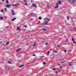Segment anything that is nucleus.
<instances>
[{"label":"nucleus","instance_id":"10","mask_svg":"<svg viewBox=\"0 0 76 76\" xmlns=\"http://www.w3.org/2000/svg\"><path fill=\"white\" fill-rule=\"evenodd\" d=\"M58 3L59 4H61V1L60 0L58 1Z\"/></svg>","mask_w":76,"mask_h":76},{"label":"nucleus","instance_id":"4","mask_svg":"<svg viewBox=\"0 0 76 76\" xmlns=\"http://www.w3.org/2000/svg\"><path fill=\"white\" fill-rule=\"evenodd\" d=\"M12 6V4H7L5 5L6 7H10V6Z\"/></svg>","mask_w":76,"mask_h":76},{"label":"nucleus","instance_id":"1","mask_svg":"<svg viewBox=\"0 0 76 76\" xmlns=\"http://www.w3.org/2000/svg\"><path fill=\"white\" fill-rule=\"evenodd\" d=\"M45 22L44 23H43L41 24L42 25H47L48 24V22H49L50 20V18H45Z\"/></svg>","mask_w":76,"mask_h":76},{"label":"nucleus","instance_id":"18","mask_svg":"<svg viewBox=\"0 0 76 76\" xmlns=\"http://www.w3.org/2000/svg\"><path fill=\"white\" fill-rule=\"evenodd\" d=\"M52 70H54V71H56V68H55L52 69Z\"/></svg>","mask_w":76,"mask_h":76},{"label":"nucleus","instance_id":"13","mask_svg":"<svg viewBox=\"0 0 76 76\" xmlns=\"http://www.w3.org/2000/svg\"><path fill=\"white\" fill-rule=\"evenodd\" d=\"M20 50H21V48H19L18 50H16V52H18V51H19Z\"/></svg>","mask_w":76,"mask_h":76},{"label":"nucleus","instance_id":"9","mask_svg":"<svg viewBox=\"0 0 76 76\" xmlns=\"http://www.w3.org/2000/svg\"><path fill=\"white\" fill-rule=\"evenodd\" d=\"M75 2H76V0H73L72 2V4H73V3H75Z\"/></svg>","mask_w":76,"mask_h":76},{"label":"nucleus","instance_id":"3","mask_svg":"<svg viewBox=\"0 0 76 76\" xmlns=\"http://www.w3.org/2000/svg\"><path fill=\"white\" fill-rule=\"evenodd\" d=\"M20 27H17V28L16 29V30L17 31H20V28L21 27V26H20Z\"/></svg>","mask_w":76,"mask_h":76},{"label":"nucleus","instance_id":"44","mask_svg":"<svg viewBox=\"0 0 76 76\" xmlns=\"http://www.w3.org/2000/svg\"><path fill=\"white\" fill-rule=\"evenodd\" d=\"M71 1V0H68V1Z\"/></svg>","mask_w":76,"mask_h":76},{"label":"nucleus","instance_id":"33","mask_svg":"<svg viewBox=\"0 0 76 76\" xmlns=\"http://www.w3.org/2000/svg\"><path fill=\"white\" fill-rule=\"evenodd\" d=\"M24 26V27H25V28H27V26H26V25H25Z\"/></svg>","mask_w":76,"mask_h":76},{"label":"nucleus","instance_id":"23","mask_svg":"<svg viewBox=\"0 0 76 76\" xmlns=\"http://www.w3.org/2000/svg\"><path fill=\"white\" fill-rule=\"evenodd\" d=\"M9 44V42H7L6 44V45H7V44Z\"/></svg>","mask_w":76,"mask_h":76},{"label":"nucleus","instance_id":"21","mask_svg":"<svg viewBox=\"0 0 76 76\" xmlns=\"http://www.w3.org/2000/svg\"><path fill=\"white\" fill-rule=\"evenodd\" d=\"M50 51H48V53L47 54V56H48V55L49 54V53H50Z\"/></svg>","mask_w":76,"mask_h":76},{"label":"nucleus","instance_id":"19","mask_svg":"<svg viewBox=\"0 0 76 76\" xmlns=\"http://www.w3.org/2000/svg\"><path fill=\"white\" fill-rule=\"evenodd\" d=\"M65 41L66 42H68V39H66V40H65Z\"/></svg>","mask_w":76,"mask_h":76},{"label":"nucleus","instance_id":"36","mask_svg":"<svg viewBox=\"0 0 76 76\" xmlns=\"http://www.w3.org/2000/svg\"><path fill=\"white\" fill-rule=\"evenodd\" d=\"M60 68H63V66H60Z\"/></svg>","mask_w":76,"mask_h":76},{"label":"nucleus","instance_id":"5","mask_svg":"<svg viewBox=\"0 0 76 76\" xmlns=\"http://www.w3.org/2000/svg\"><path fill=\"white\" fill-rule=\"evenodd\" d=\"M56 6H55L54 8H58V3H56Z\"/></svg>","mask_w":76,"mask_h":76},{"label":"nucleus","instance_id":"58","mask_svg":"<svg viewBox=\"0 0 76 76\" xmlns=\"http://www.w3.org/2000/svg\"><path fill=\"white\" fill-rule=\"evenodd\" d=\"M31 20H32V19H31Z\"/></svg>","mask_w":76,"mask_h":76},{"label":"nucleus","instance_id":"57","mask_svg":"<svg viewBox=\"0 0 76 76\" xmlns=\"http://www.w3.org/2000/svg\"><path fill=\"white\" fill-rule=\"evenodd\" d=\"M8 70H9V69H8Z\"/></svg>","mask_w":76,"mask_h":76},{"label":"nucleus","instance_id":"2","mask_svg":"<svg viewBox=\"0 0 76 76\" xmlns=\"http://www.w3.org/2000/svg\"><path fill=\"white\" fill-rule=\"evenodd\" d=\"M11 11L12 12V15H15V13L14 11H13V10H11Z\"/></svg>","mask_w":76,"mask_h":76},{"label":"nucleus","instance_id":"55","mask_svg":"<svg viewBox=\"0 0 76 76\" xmlns=\"http://www.w3.org/2000/svg\"><path fill=\"white\" fill-rule=\"evenodd\" d=\"M7 49H8V48H7Z\"/></svg>","mask_w":76,"mask_h":76},{"label":"nucleus","instance_id":"7","mask_svg":"<svg viewBox=\"0 0 76 76\" xmlns=\"http://www.w3.org/2000/svg\"><path fill=\"white\" fill-rule=\"evenodd\" d=\"M32 6L33 7H37V6L36 5V4H32Z\"/></svg>","mask_w":76,"mask_h":76},{"label":"nucleus","instance_id":"22","mask_svg":"<svg viewBox=\"0 0 76 76\" xmlns=\"http://www.w3.org/2000/svg\"><path fill=\"white\" fill-rule=\"evenodd\" d=\"M43 64L44 65H45V64H46V62H43Z\"/></svg>","mask_w":76,"mask_h":76},{"label":"nucleus","instance_id":"25","mask_svg":"<svg viewBox=\"0 0 76 76\" xmlns=\"http://www.w3.org/2000/svg\"><path fill=\"white\" fill-rule=\"evenodd\" d=\"M0 19H1V20H3V18L2 17H1L0 18Z\"/></svg>","mask_w":76,"mask_h":76},{"label":"nucleus","instance_id":"34","mask_svg":"<svg viewBox=\"0 0 76 76\" xmlns=\"http://www.w3.org/2000/svg\"><path fill=\"white\" fill-rule=\"evenodd\" d=\"M33 56H36V55H35V54H33Z\"/></svg>","mask_w":76,"mask_h":76},{"label":"nucleus","instance_id":"43","mask_svg":"<svg viewBox=\"0 0 76 76\" xmlns=\"http://www.w3.org/2000/svg\"><path fill=\"white\" fill-rule=\"evenodd\" d=\"M4 1V0H1L2 1Z\"/></svg>","mask_w":76,"mask_h":76},{"label":"nucleus","instance_id":"27","mask_svg":"<svg viewBox=\"0 0 76 76\" xmlns=\"http://www.w3.org/2000/svg\"><path fill=\"white\" fill-rule=\"evenodd\" d=\"M67 19H68V20H69V16L67 17Z\"/></svg>","mask_w":76,"mask_h":76},{"label":"nucleus","instance_id":"16","mask_svg":"<svg viewBox=\"0 0 76 76\" xmlns=\"http://www.w3.org/2000/svg\"><path fill=\"white\" fill-rule=\"evenodd\" d=\"M69 66L70 67L71 66H72V65L71 64V62H70L69 63Z\"/></svg>","mask_w":76,"mask_h":76},{"label":"nucleus","instance_id":"28","mask_svg":"<svg viewBox=\"0 0 76 76\" xmlns=\"http://www.w3.org/2000/svg\"><path fill=\"white\" fill-rule=\"evenodd\" d=\"M30 15H31V16H32V15H33V13H31Z\"/></svg>","mask_w":76,"mask_h":76},{"label":"nucleus","instance_id":"50","mask_svg":"<svg viewBox=\"0 0 76 76\" xmlns=\"http://www.w3.org/2000/svg\"><path fill=\"white\" fill-rule=\"evenodd\" d=\"M69 51H71V50H69Z\"/></svg>","mask_w":76,"mask_h":76},{"label":"nucleus","instance_id":"8","mask_svg":"<svg viewBox=\"0 0 76 76\" xmlns=\"http://www.w3.org/2000/svg\"><path fill=\"white\" fill-rule=\"evenodd\" d=\"M25 66V65H21L20 66L18 67L19 68H20L21 67H23V66Z\"/></svg>","mask_w":76,"mask_h":76},{"label":"nucleus","instance_id":"37","mask_svg":"<svg viewBox=\"0 0 76 76\" xmlns=\"http://www.w3.org/2000/svg\"><path fill=\"white\" fill-rule=\"evenodd\" d=\"M25 4L26 6H28V4H27V3H26Z\"/></svg>","mask_w":76,"mask_h":76},{"label":"nucleus","instance_id":"32","mask_svg":"<svg viewBox=\"0 0 76 76\" xmlns=\"http://www.w3.org/2000/svg\"><path fill=\"white\" fill-rule=\"evenodd\" d=\"M6 1L7 3H9V2L8 1L6 0Z\"/></svg>","mask_w":76,"mask_h":76},{"label":"nucleus","instance_id":"60","mask_svg":"<svg viewBox=\"0 0 76 76\" xmlns=\"http://www.w3.org/2000/svg\"><path fill=\"white\" fill-rule=\"evenodd\" d=\"M75 29H76V27L75 28Z\"/></svg>","mask_w":76,"mask_h":76},{"label":"nucleus","instance_id":"14","mask_svg":"<svg viewBox=\"0 0 76 76\" xmlns=\"http://www.w3.org/2000/svg\"><path fill=\"white\" fill-rule=\"evenodd\" d=\"M42 30H43V31H47V29H45V28H42Z\"/></svg>","mask_w":76,"mask_h":76},{"label":"nucleus","instance_id":"11","mask_svg":"<svg viewBox=\"0 0 76 76\" xmlns=\"http://www.w3.org/2000/svg\"><path fill=\"white\" fill-rule=\"evenodd\" d=\"M53 52H54L55 53H58V52L55 50H53Z\"/></svg>","mask_w":76,"mask_h":76},{"label":"nucleus","instance_id":"56","mask_svg":"<svg viewBox=\"0 0 76 76\" xmlns=\"http://www.w3.org/2000/svg\"><path fill=\"white\" fill-rule=\"evenodd\" d=\"M28 37H29V36H28Z\"/></svg>","mask_w":76,"mask_h":76},{"label":"nucleus","instance_id":"41","mask_svg":"<svg viewBox=\"0 0 76 76\" xmlns=\"http://www.w3.org/2000/svg\"><path fill=\"white\" fill-rule=\"evenodd\" d=\"M9 63H10V64H11V62H9Z\"/></svg>","mask_w":76,"mask_h":76},{"label":"nucleus","instance_id":"49","mask_svg":"<svg viewBox=\"0 0 76 76\" xmlns=\"http://www.w3.org/2000/svg\"><path fill=\"white\" fill-rule=\"evenodd\" d=\"M20 57H21V55H20Z\"/></svg>","mask_w":76,"mask_h":76},{"label":"nucleus","instance_id":"24","mask_svg":"<svg viewBox=\"0 0 76 76\" xmlns=\"http://www.w3.org/2000/svg\"><path fill=\"white\" fill-rule=\"evenodd\" d=\"M72 41H74V40H75V39L74 38H72Z\"/></svg>","mask_w":76,"mask_h":76},{"label":"nucleus","instance_id":"26","mask_svg":"<svg viewBox=\"0 0 76 76\" xmlns=\"http://www.w3.org/2000/svg\"><path fill=\"white\" fill-rule=\"evenodd\" d=\"M61 63H65V62L64 61H62L61 62Z\"/></svg>","mask_w":76,"mask_h":76},{"label":"nucleus","instance_id":"35","mask_svg":"<svg viewBox=\"0 0 76 76\" xmlns=\"http://www.w3.org/2000/svg\"><path fill=\"white\" fill-rule=\"evenodd\" d=\"M57 47H60V46L59 45H58Z\"/></svg>","mask_w":76,"mask_h":76},{"label":"nucleus","instance_id":"42","mask_svg":"<svg viewBox=\"0 0 76 76\" xmlns=\"http://www.w3.org/2000/svg\"><path fill=\"white\" fill-rule=\"evenodd\" d=\"M4 9L5 10H7V9H6V8H4Z\"/></svg>","mask_w":76,"mask_h":76},{"label":"nucleus","instance_id":"45","mask_svg":"<svg viewBox=\"0 0 76 76\" xmlns=\"http://www.w3.org/2000/svg\"><path fill=\"white\" fill-rule=\"evenodd\" d=\"M49 5H48V6H47V7H49Z\"/></svg>","mask_w":76,"mask_h":76},{"label":"nucleus","instance_id":"52","mask_svg":"<svg viewBox=\"0 0 76 76\" xmlns=\"http://www.w3.org/2000/svg\"><path fill=\"white\" fill-rule=\"evenodd\" d=\"M65 23H66V21H65Z\"/></svg>","mask_w":76,"mask_h":76},{"label":"nucleus","instance_id":"30","mask_svg":"<svg viewBox=\"0 0 76 76\" xmlns=\"http://www.w3.org/2000/svg\"><path fill=\"white\" fill-rule=\"evenodd\" d=\"M1 12H4V10H1Z\"/></svg>","mask_w":76,"mask_h":76},{"label":"nucleus","instance_id":"53","mask_svg":"<svg viewBox=\"0 0 76 76\" xmlns=\"http://www.w3.org/2000/svg\"><path fill=\"white\" fill-rule=\"evenodd\" d=\"M24 31H26V30H24Z\"/></svg>","mask_w":76,"mask_h":76},{"label":"nucleus","instance_id":"20","mask_svg":"<svg viewBox=\"0 0 76 76\" xmlns=\"http://www.w3.org/2000/svg\"><path fill=\"white\" fill-rule=\"evenodd\" d=\"M23 1L24 2L26 3H27V1L25 0H23Z\"/></svg>","mask_w":76,"mask_h":76},{"label":"nucleus","instance_id":"59","mask_svg":"<svg viewBox=\"0 0 76 76\" xmlns=\"http://www.w3.org/2000/svg\"><path fill=\"white\" fill-rule=\"evenodd\" d=\"M1 40V39H0V40Z\"/></svg>","mask_w":76,"mask_h":76},{"label":"nucleus","instance_id":"40","mask_svg":"<svg viewBox=\"0 0 76 76\" xmlns=\"http://www.w3.org/2000/svg\"><path fill=\"white\" fill-rule=\"evenodd\" d=\"M0 4H3V3H2V2L0 3Z\"/></svg>","mask_w":76,"mask_h":76},{"label":"nucleus","instance_id":"31","mask_svg":"<svg viewBox=\"0 0 76 76\" xmlns=\"http://www.w3.org/2000/svg\"><path fill=\"white\" fill-rule=\"evenodd\" d=\"M45 45H48V42H46L45 43Z\"/></svg>","mask_w":76,"mask_h":76},{"label":"nucleus","instance_id":"47","mask_svg":"<svg viewBox=\"0 0 76 76\" xmlns=\"http://www.w3.org/2000/svg\"><path fill=\"white\" fill-rule=\"evenodd\" d=\"M41 57H44V56H41Z\"/></svg>","mask_w":76,"mask_h":76},{"label":"nucleus","instance_id":"48","mask_svg":"<svg viewBox=\"0 0 76 76\" xmlns=\"http://www.w3.org/2000/svg\"><path fill=\"white\" fill-rule=\"evenodd\" d=\"M2 42H0V44H1Z\"/></svg>","mask_w":76,"mask_h":76},{"label":"nucleus","instance_id":"17","mask_svg":"<svg viewBox=\"0 0 76 76\" xmlns=\"http://www.w3.org/2000/svg\"><path fill=\"white\" fill-rule=\"evenodd\" d=\"M39 20H41L42 19V18H41V17H39Z\"/></svg>","mask_w":76,"mask_h":76},{"label":"nucleus","instance_id":"38","mask_svg":"<svg viewBox=\"0 0 76 76\" xmlns=\"http://www.w3.org/2000/svg\"><path fill=\"white\" fill-rule=\"evenodd\" d=\"M56 73H58V72H55Z\"/></svg>","mask_w":76,"mask_h":76},{"label":"nucleus","instance_id":"46","mask_svg":"<svg viewBox=\"0 0 76 76\" xmlns=\"http://www.w3.org/2000/svg\"><path fill=\"white\" fill-rule=\"evenodd\" d=\"M58 66H60V64H58Z\"/></svg>","mask_w":76,"mask_h":76},{"label":"nucleus","instance_id":"61","mask_svg":"<svg viewBox=\"0 0 76 76\" xmlns=\"http://www.w3.org/2000/svg\"><path fill=\"white\" fill-rule=\"evenodd\" d=\"M36 76H38V75H37Z\"/></svg>","mask_w":76,"mask_h":76},{"label":"nucleus","instance_id":"6","mask_svg":"<svg viewBox=\"0 0 76 76\" xmlns=\"http://www.w3.org/2000/svg\"><path fill=\"white\" fill-rule=\"evenodd\" d=\"M14 6V7H17L18 6V4H11V6Z\"/></svg>","mask_w":76,"mask_h":76},{"label":"nucleus","instance_id":"12","mask_svg":"<svg viewBox=\"0 0 76 76\" xmlns=\"http://www.w3.org/2000/svg\"><path fill=\"white\" fill-rule=\"evenodd\" d=\"M16 19V18H15L14 19H12L11 20V21H12V22H13V21H15V19Z\"/></svg>","mask_w":76,"mask_h":76},{"label":"nucleus","instance_id":"39","mask_svg":"<svg viewBox=\"0 0 76 76\" xmlns=\"http://www.w3.org/2000/svg\"><path fill=\"white\" fill-rule=\"evenodd\" d=\"M74 44H76V42H75V41H74Z\"/></svg>","mask_w":76,"mask_h":76},{"label":"nucleus","instance_id":"54","mask_svg":"<svg viewBox=\"0 0 76 76\" xmlns=\"http://www.w3.org/2000/svg\"><path fill=\"white\" fill-rule=\"evenodd\" d=\"M46 21H48V20H46Z\"/></svg>","mask_w":76,"mask_h":76},{"label":"nucleus","instance_id":"29","mask_svg":"<svg viewBox=\"0 0 76 76\" xmlns=\"http://www.w3.org/2000/svg\"><path fill=\"white\" fill-rule=\"evenodd\" d=\"M63 51H64L65 53H66V50H63Z\"/></svg>","mask_w":76,"mask_h":76},{"label":"nucleus","instance_id":"51","mask_svg":"<svg viewBox=\"0 0 76 76\" xmlns=\"http://www.w3.org/2000/svg\"><path fill=\"white\" fill-rule=\"evenodd\" d=\"M4 45V46H5V45Z\"/></svg>","mask_w":76,"mask_h":76},{"label":"nucleus","instance_id":"15","mask_svg":"<svg viewBox=\"0 0 76 76\" xmlns=\"http://www.w3.org/2000/svg\"><path fill=\"white\" fill-rule=\"evenodd\" d=\"M36 42H34V45H33V47H35V45L36 44Z\"/></svg>","mask_w":76,"mask_h":76}]
</instances>
